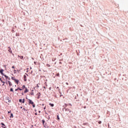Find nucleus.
I'll return each instance as SVG.
<instances>
[{
    "mask_svg": "<svg viewBox=\"0 0 128 128\" xmlns=\"http://www.w3.org/2000/svg\"><path fill=\"white\" fill-rule=\"evenodd\" d=\"M28 102H29L30 104H32L33 108H36V105L34 104V102H32V100L29 99Z\"/></svg>",
    "mask_w": 128,
    "mask_h": 128,
    "instance_id": "1",
    "label": "nucleus"
},
{
    "mask_svg": "<svg viewBox=\"0 0 128 128\" xmlns=\"http://www.w3.org/2000/svg\"><path fill=\"white\" fill-rule=\"evenodd\" d=\"M8 52H10V54H12V48H10V46L8 47Z\"/></svg>",
    "mask_w": 128,
    "mask_h": 128,
    "instance_id": "2",
    "label": "nucleus"
},
{
    "mask_svg": "<svg viewBox=\"0 0 128 128\" xmlns=\"http://www.w3.org/2000/svg\"><path fill=\"white\" fill-rule=\"evenodd\" d=\"M26 92H28V90L27 88H25V90L24 91V94H26Z\"/></svg>",
    "mask_w": 128,
    "mask_h": 128,
    "instance_id": "3",
    "label": "nucleus"
},
{
    "mask_svg": "<svg viewBox=\"0 0 128 128\" xmlns=\"http://www.w3.org/2000/svg\"><path fill=\"white\" fill-rule=\"evenodd\" d=\"M4 72V70L3 69H1L0 70V74H2V76H4V72Z\"/></svg>",
    "mask_w": 128,
    "mask_h": 128,
    "instance_id": "4",
    "label": "nucleus"
},
{
    "mask_svg": "<svg viewBox=\"0 0 128 128\" xmlns=\"http://www.w3.org/2000/svg\"><path fill=\"white\" fill-rule=\"evenodd\" d=\"M8 84L10 86H12V82H10V81H8Z\"/></svg>",
    "mask_w": 128,
    "mask_h": 128,
    "instance_id": "5",
    "label": "nucleus"
},
{
    "mask_svg": "<svg viewBox=\"0 0 128 128\" xmlns=\"http://www.w3.org/2000/svg\"><path fill=\"white\" fill-rule=\"evenodd\" d=\"M38 96V98H40V92H39L37 94Z\"/></svg>",
    "mask_w": 128,
    "mask_h": 128,
    "instance_id": "6",
    "label": "nucleus"
},
{
    "mask_svg": "<svg viewBox=\"0 0 128 128\" xmlns=\"http://www.w3.org/2000/svg\"><path fill=\"white\" fill-rule=\"evenodd\" d=\"M24 81L26 82V76L24 75Z\"/></svg>",
    "mask_w": 128,
    "mask_h": 128,
    "instance_id": "7",
    "label": "nucleus"
},
{
    "mask_svg": "<svg viewBox=\"0 0 128 128\" xmlns=\"http://www.w3.org/2000/svg\"><path fill=\"white\" fill-rule=\"evenodd\" d=\"M15 82L16 84H18V80L15 79Z\"/></svg>",
    "mask_w": 128,
    "mask_h": 128,
    "instance_id": "8",
    "label": "nucleus"
},
{
    "mask_svg": "<svg viewBox=\"0 0 128 128\" xmlns=\"http://www.w3.org/2000/svg\"><path fill=\"white\" fill-rule=\"evenodd\" d=\"M18 57L20 58L21 60H22V58H24V56H18Z\"/></svg>",
    "mask_w": 128,
    "mask_h": 128,
    "instance_id": "9",
    "label": "nucleus"
},
{
    "mask_svg": "<svg viewBox=\"0 0 128 128\" xmlns=\"http://www.w3.org/2000/svg\"><path fill=\"white\" fill-rule=\"evenodd\" d=\"M26 86H24V85H23V86H22V90H24V88L26 89Z\"/></svg>",
    "mask_w": 128,
    "mask_h": 128,
    "instance_id": "10",
    "label": "nucleus"
},
{
    "mask_svg": "<svg viewBox=\"0 0 128 128\" xmlns=\"http://www.w3.org/2000/svg\"><path fill=\"white\" fill-rule=\"evenodd\" d=\"M49 104H50V106H52V107L54 106V104H51V103H50Z\"/></svg>",
    "mask_w": 128,
    "mask_h": 128,
    "instance_id": "11",
    "label": "nucleus"
},
{
    "mask_svg": "<svg viewBox=\"0 0 128 128\" xmlns=\"http://www.w3.org/2000/svg\"><path fill=\"white\" fill-rule=\"evenodd\" d=\"M3 76H4L6 78V79H8V76H6V75H3Z\"/></svg>",
    "mask_w": 128,
    "mask_h": 128,
    "instance_id": "12",
    "label": "nucleus"
},
{
    "mask_svg": "<svg viewBox=\"0 0 128 128\" xmlns=\"http://www.w3.org/2000/svg\"><path fill=\"white\" fill-rule=\"evenodd\" d=\"M10 118H14V114H10Z\"/></svg>",
    "mask_w": 128,
    "mask_h": 128,
    "instance_id": "13",
    "label": "nucleus"
},
{
    "mask_svg": "<svg viewBox=\"0 0 128 128\" xmlns=\"http://www.w3.org/2000/svg\"><path fill=\"white\" fill-rule=\"evenodd\" d=\"M25 100H25L24 98H23V99H22V104H24Z\"/></svg>",
    "mask_w": 128,
    "mask_h": 128,
    "instance_id": "14",
    "label": "nucleus"
},
{
    "mask_svg": "<svg viewBox=\"0 0 128 128\" xmlns=\"http://www.w3.org/2000/svg\"><path fill=\"white\" fill-rule=\"evenodd\" d=\"M36 88H40V86H38V84H36Z\"/></svg>",
    "mask_w": 128,
    "mask_h": 128,
    "instance_id": "15",
    "label": "nucleus"
},
{
    "mask_svg": "<svg viewBox=\"0 0 128 128\" xmlns=\"http://www.w3.org/2000/svg\"><path fill=\"white\" fill-rule=\"evenodd\" d=\"M66 110H68V112H70V109L68 108H66Z\"/></svg>",
    "mask_w": 128,
    "mask_h": 128,
    "instance_id": "16",
    "label": "nucleus"
},
{
    "mask_svg": "<svg viewBox=\"0 0 128 128\" xmlns=\"http://www.w3.org/2000/svg\"><path fill=\"white\" fill-rule=\"evenodd\" d=\"M0 80L3 82V84H4V80H2V78H0Z\"/></svg>",
    "mask_w": 128,
    "mask_h": 128,
    "instance_id": "17",
    "label": "nucleus"
},
{
    "mask_svg": "<svg viewBox=\"0 0 128 128\" xmlns=\"http://www.w3.org/2000/svg\"><path fill=\"white\" fill-rule=\"evenodd\" d=\"M10 92H14V89H12V88H10Z\"/></svg>",
    "mask_w": 128,
    "mask_h": 128,
    "instance_id": "18",
    "label": "nucleus"
},
{
    "mask_svg": "<svg viewBox=\"0 0 128 128\" xmlns=\"http://www.w3.org/2000/svg\"><path fill=\"white\" fill-rule=\"evenodd\" d=\"M57 119L58 120H60V116H58V115L57 116Z\"/></svg>",
    "mask_w": 128,
    "mask_h": 128,
    "instance_id": "19",
    "label": "nucleus"
},
{
    "mask_svg": "<svg viewBox=\"0 0 128 128\" xmlns=\"http://www.w3.org/2000/svg\"><path fill=\"white\" fill-rule=\"evenodd\" d=\"M46 66L50 68V64H46Z\"/></svg>",
    "mask_w": 128,
    "mask_h": 128,
    "instance_id": "20",
    "label": "nucleus"
},
{
    "mask_svg": "<svg viewBox=\"0 0 128 128\" xmlns=\"http://www.w3.org/2000/svg\"><path fill=\"white\" fill-rule=\"evenodd\" d=\"M19 102H22V99H20V100H19Z\"/></svg>",
    "mask_w": 128,
    "mask_h": 128,
    "instance_id": "21",
    "label": "nucleus"
},
{
    "mask_svg": "<svg viewBox=\"0 0 128 128\" xmlns=\"http://www.w3.org/2000/svg\"><path fill=\"white\" fill-rule=\"evenodd\" d=\"M11 78L12 80H16L14 77H12Z\"/></svg>",
    "mask_w": 128,
    "mask_h": 128,
    "instance_id": "22",
    "label": "nucleus"
},
{
    "mask_svg": "<svg viewBox=\"0 0 128 128\" xmlns=\"http://www.w3.org/2000/svg\"><path fill=\"white\" fill-rule=\"evenodd\" d=\"M2 126H6V125L4 123H1Z\"/></svg>",
    "mask_w": 128,
    "mask_h": 128,
    "instance_id": "23",
    "label": "nucleus"
},
{
    "mask_svg": "<svg viewBox=\"0 0 128 128\" xmlns=\"http://www.w3.org/2000/svg\"><path fill=\"white\" fill-rule=\"evenodd\" d=\"M98 123L99 124H102V121H99Z\"/></svg>",
    "mask_w": 128,
    "mask_h": 128,
    "instance_id": "24",
    "label": "nucleus"
},
{
    "mask_svg": "<svg viewBox=\"0 0 128 128\" xmlns=\"http://www.w3.org/2000/svg\"><path fill=\"white\" fill-rule=\"evenodd\" d=\"M56 76H60V74L59 73L57 74Z\"/></svg>",
    "mask_w": 128,
    "mask_h": 128,
    "instance_id": "25",
    "label": "nucleus"
},
{
    "mask_svg": "<svg viewBox=\"0 0 128 128\" xmlns=\"http://www.w3.org/2000/svg\"><path fill=\"white\" fill-rule=\"evenodd\" d=\"M18 88L19 90H22V88Z\"/></svg>",
    "mask_w": 128,
    "mask_h": 128,
    "instance_id": "26",
    "label": "nucleus"
},
{
    "mask_svg": "<svg viewBox=\"0 0 128 128\" xmlns=\"http://www.w3.org/2000/svg\"><path fill=\"white\" fill-rule=\"evenodd\" d=\"M17 90H18V88L17 89H16V90H15V91H16V92H17Z\"/></svg>",
    "mask_w": 128,
    "mask_h": 128,
    "instance_id": "27",
    "label": "nucleus"
},
{
    "mask_svg": "<svg viewBox=\"0 0 128 128\" xmlns=\"http://www.w3.org/2000/svg\"><path fill=\"white\" fill-rule=\"evenodd\" d=\"M31 94H32V96H34V92H32Z\"/></svg>",
    "mask_w": 128,
    "mask_h": 128,
    "instance_id": "28",
    "label": "nucleus"
},
{
    "mask_svg": "<svg viewBox=\"0 0 128 128\" xmlns=\"http://www.w3.org/2000/svg\"><path fill=\"white\" fill-rule=\"evenodd\" d=\"M10 112H12L11 110L8 112V114H10Z\"/></svg>",
    "mask_w": 128,
    "mask_h": 128,
    "instance_id": "29",
    "label": "nucleus"
},
{
    "mask_svg": "<svg viewBox=\"0 0 128 128\" xmlns=\"http://www.w3.org/2000/svg\"><path fill=\"white\" fill-rule=\"evenodd\" d=\"M42 124H44V120H42Z\"/></svg>",
    "mask_w": 128,
    "mask_h": 128,
    "instance_id": "30",
    "label": "nucleus"
},
{
    "mask_svg": "<svg viewBox=\"0 0 128 128\" xmlns=\"http://www.w3.org/2000/svg\"><path fill=\"white\" fill-rule=\"evenodd\" d=\"M16 70H14V74H16Z\"/></svg>",
    "mask_w": 128,
    "mask_h": 128,
    "instance_id": "31",
    "label": "nucleus"
},
{
    "mask_svg": "<svg viewBox=\"0 0 128 128\" xmlns=\"http://www.w3.org/2000/svg\"><path fill=\"white\" fill-rule=\"evenodd\" d=\"M22 110H26V108H24L22 109Z\"/></svg>",
    "mask_w": 128,
    "mask_h": 128,
    "instance_id": "32",
    "label": "nucleus"
},
{
    "mask_svg": "<svg viewBox=\"0 0 128 128\" xmlns=\"http://www.w3.org/2000/svg\"><path fill=\"white\" fill-rule=\"evenodd\" d=\"M12 68H14V66H12Z\"/></svg>",
    "mask_w": 128,
    "mask_h": 128,
    "instance_id": "33",
    "label": "nucleus"
},
{
    "mask_svg": "<svg viewBox=\"0 0 128 128\" xmlns=\"http://www.w3.org/2000/svg\"><path fill=\"white\" fill-rule=\"evenodd\" d=\"M84 108H86V106H84Z\"/></svg>",
    "mask_w": 128,
    "mask_h": 128,
    "instance_id": "34",
    "label": "nucleus"
},
{
    "mask_svg": "<svg viewBox=\"0 0 128 128\" xmlns=\"http://www.w3.org/2000/svg\"><path fill=\"white\" fill-rule=\"evenodd\" d=\"M2 127L3 128H6V127H4V126H2Z\"/></svg>",
    "mask_w": 128,
    "mask_h": 128,
    "instance_id": "35",
    "label": "nucleus"
},
{
    "mask_svg": "<svg viewBox=\"0 0 128 128\" xmlns=\"http://www.w3.org/2000/svg\"><path fill=\"white\" fill-rule=\"evenodd\" d=\"M69 106H72V104H69Z\"/></svg>",
    "mask_w": 128,
    "mask_h": 128,
    "instance_id": "36",
    "label": "nucleus"
},
{
    "mask_svg": "<svg viewBox=\"0 0 128 128\" xmlns=\"http://www.w3.org/2000/svg\"><path fill=\"white\" fill-rule=\"evenodd\" d=\"M46 106H45V107L44 108V110H46Z\"/></svg>",
    "mask_w": 128,
    "mask_h": 128,
    "instance_id": "37",
    "label": "nucleus"
},
{
    "mask_svg": "<svg viewBox=\"0 0 128 128\" xmlns=\"http://www.w3.org/2000/svg\"><path fill=\"white\" fill-rule=\"evenodd\" d=\"M35 114H36V116L38 114L36 113Z\"/></svg>",
    "mask_w": 128,
    "mask_h": 128,
    "instance_id": "38",
    "label": "nucleus"
},
{
    "mask_svg": "<svg viewBox=\"0 0 128 128\" xmlns=\"http://www.w3.org/2000/svg\"><path fill=\"white\" fill-rule=\"evenodd\" d=\"M45 114H47V113H46V111H45Z\"/></svg>",
    "mask_w": 128,
    "mask_h": 128,
    "instance_id": "39",
    "label": "nucleus"
},
{
    "mask_svg": "<svg viewBox=\"0 0 128 128\" xmlns=\"http://www.w3.org/2000/svg\"><path fill=\"white\" fill-rule=\"evenodd\" d=\"M20 108H22V107L21 106V107H20Z\"/></svg>",
    "mask_w": 128,
    "mask_h": 128,
    "instance_id": "40",
    "label": "nucleus"
},
{
    "mask_svg": "<svg viewBox=\"0 0 128 128\" xmlns=\"http://www.w3.org/2000/svg\"><path fill=\"white\" fill-rule=\"evenodd\" d=\"M38 112H40V111H38Z\"/></svg>",
    "mask_w": 128,
    "mask_h": 128,
    "instance_id": "41",
    "label": "nucleus"
},
{
    "mask_svg": "<svg viewBox=\"0 0 128 128\" xmlns=\"http://www.w3.org/2000/svg\"><path fill=\"white\" fill-rule=\"evenodd\" d=\"M66 84H68V83H66Z\"/></svg>",
    "mask_w": 128,
    "mask_h": 128,
    "instance_id": "42",
    "label": "nucleus"
},
{
    "mask_svg": "<svg viewBox=\"0 0 128 128\" xmlns=\"http://www.w3.org/2000/svg\"><path fill=\"white\" fill-rule=\"evenodd\" d=\"M42 106H44V104H42Z\"/></svg>",
    "mask_w": 128,
    "mask_h": 128,
    "instance_id": "43",
    "label": "nucleus"
}]
</instances>
